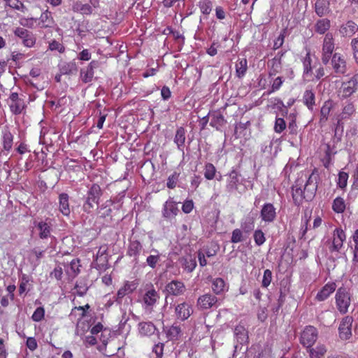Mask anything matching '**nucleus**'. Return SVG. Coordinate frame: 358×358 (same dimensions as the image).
Wrapping results in <instances>:
<instances>
[{
	"mask_svg": "<svg viewBox=\"0 0 358 358\" xmlns=\"http://www.w3.org/2000/svg\"><path fill=\"white\" fill-rule=\"evenodd\" d=\"M335 298L338 311L341 314H345L351 303L349 292L345 287H341L337 289Z\"/></svg>",
	"mask_w": 358,
	"mask_h": 358,
	"instance_id": "nucleus-1",
	"label": "nucleus"
},
{
	"mask_svg": "<svg viewBox=\"0 0 358 358\" xmlns=\"http://www.w3.org/2000/svg\"><path fill=\"white\" fill-rule=\"evenodd\" d=\"M318 331L313 326H307L301 334V343L307 348L313 345L317 339Z\"/></svg>",
	"mask_w": 358,
	"mask_h": 358,
	"instance_id": "nucleus-2",
	"label": "nucleus"
},
{
	"mask_svg": "<svg viewBox=\"0 0 358 358\" xmlns=\"http://www.w3.org/2000/svg\"><path fill=\"white\" fill-rule=\"evenodd\" d=\"M334 37L331 33L326 34L322 45V62L327 64L332 56L334 50Z\"/></svg>",
	"mask_w": 358,
	"mask_h": 358,
	"instance_id": "nucleus-3",
	"label": "nucleus"
},
{
	"mask_svg": "<svg viewBox=\"0 0 358 358\" xmlns=\"http://www.w3.org/2000/svg\"><path fill=\"white\" fill-rule=\"evenodd\" d=\"M317 175L312 173L304 185L303 192L305 195L303 198H305L306 201H310L315 197L317 189Z\"/></svg>",
	"mask_w": 358,
	"mask_h": 358,
	"instance_id": "nucleus-4",
	"label": "nucleus"
},
{
	"mask_svg": "<svg viewBox=\"0 0 358 358\" xmlns=\"http://www.w3.org/2000/svg\"><path fill=\"white\" fill-rule=\"evenodd\" d=\"M220 305V300L216 296L210 293L200 296L197 299V306L201 310L217 308Z\"/></svg>",
	"mask_w": 358,
	"mask_h": 358,
	"instance_id": "nucleus-5",
	"label": "nucleus"
},
{
	"mask_svg": "<svg viewBox=\"0 0 358 358\" xmlns=\"http://www.w3.org/2000/svg\"><path fill=\"white\" fill-rule=\"evenodd\" d=\"M14 34L21 39L22 44L25 47L32 48L36 44V35L26 29L17 27L14 30Z\"/></svg>",
	"mask_w": 358,
	"mask_h": 358,
	"instance_id": "nucleus-6",
	"label": "nucleus"
},
{
	"mask_svg": "<svg viewBox=\"0 0 358 358\" xmlns=\"http://www.w3.org/2000/svg\"><path fill=\"white\" fill-rule=\"evenodd\" d=\"M353 319L351 316H345L342 319L338 327L339 336L342 340H348L352 336V324Z\"/></svg>",
	"mask_w": 358,
	"mask_h": 358,
	"instance_id": "nucleus-7",
	"label": "nucleus"
},
{
	"mask_svg": "<svg viewBox=\"0 0 358 358\" xmlns=\"http://www.w3.org/2000/svg\"><path fill=\"white\" fill-rule=\"evenodd\" d=\"M346 236L345 231L341 228H336L334 231V238L332 245L329 248L331 252H339L343 247V242L345 241Z\"/></svg>",
	"mask_w": 358,
	"mask_h": 358,
	"instance_id": "nucleus-8",
	"label": "nucleus"
},
{
	"mask_svg": "<svg viewBox=\"0 0 358 358\" xmlns=\"http://www.w3.org/2000/svg\"><path fill=\"white\" fill-rule=\"evenodd\" d=\"M260 217L266 222H273L276 217L275 208L271 203H265L261 210Z\"/></svg>",
	"mask_w": 358,
	"mask_h": 358,
	"instance_id": "nucleus-9",
	"label": "nucleus"
},
{
	"mask_svg": "<svg viewBox=\"0 0 358 358\" xmlns=\"http://www.w3.org/2000/svg\"><path fill=\"white\" fill-rule=\"evenodd\" d=\"M331 65L336 73L343 74L346 72V62L343 56L334 53L331 58Z\"/></svg>",
	"mask_w": 358,
	"mask_h": 358,
	"instance_id": "nucleus-10",
	"label": "nucleus"
},
{
	"mask_svg": "<svg viewBox=\"0 0 358 358\" xmlns=\"http://www.w3.org/2000/svg\"><path fill=\"white\" fill-rule=\"evenodd\" d=\"M99 67V62L92 61L85 69L80 70V79L85 83H87L92 80L94 77V69Z\"/></svg>",
	"mask_w": 358,
	"mask_h": 358,
	"instance_id": "nucleus-11",
	"label": "nucleus"
},
{
	"mask_svg": "<svg viewBox=\"0 0 358 358\" xmlns=\"http://www.w3.org/2000/svg\"><path fill=\"white\" fill-rule=\"evenodd\" d=\"M179 209L177 207L176 203L172 199H169L164 204L162 210L164 217L172 220L177 215Z\"/></svg>",
	"mask_w": 358,
	"mask_h": 358,
	"instance_id": "nucleus-12",
	"label": "nucleus"
},
{
	"mask_svg": "<svg viewBox=\"0 0 358 358\" xmlns=\"http://www.w3.org/2000/svg\"><path fill=\"white\" fill-rule=\"evenodd\" d=\"M166 291L171 295L180 296L185 292L184 283L180 280H172L165 287Z\"/></svg>",
	"mask_w": 358,
	"mask_h": 358,
	"instance_id": "nucleus-13",
	"label": "nucleus"
},
{
	"mask_svg": "<svg viewBox=\"0 0 358 358\" xmlns=\"http://www.w3.org/2000/svg\"><path fill=\"white\" fill-rule=\"evenodd\" d=\"M139 334L143 336H150L157 332L159 335V331L155 325L151 322H142L138 324Z\"/></svg>",
	"mask_w": 358,
	"mask_h": 358,
	"instance_id": "nucleus-14",
	"label": "nucleus"
},
{
	"mask_svg": "<svg viewBox=\"0 0 358 358\" xmlns=\"http://www.w3.org/2000/svg\"><path fill=\"white\" fill-rule=\"evenodd\" d=\"M35 227L38 231L40 238L45 239L50 236L52 230L50 222H48L46 220L45 221L35 222Z\"/></svg>",
	"mask_w": 358,
	"mask_h": 358,
	"instance_id": "nucleus-15",
	"label": "nucleus"
},
{
	"mask_svg": "<svg viewBox=\"0 0 358 358\" xmlns=\"http://www.w3.org/2000/svg\"><path fill=\"white\" fill-rule=\"evenodd\" d=\"M302 183H299V180H296L295 184L292 187V198L295 205L300 206L303 201L305 200L303 189H302Z\"/></svg>",
	"mask_w": 358,
	"mask_h": 358,
	"instance_id": "nucleus-16",
	"label": "nucleus"
},
{
	"mask_svg": "<svg viewBox=\"0 0 358 358\" xmlns=\"http://www.w3.org/2000/svg\"><path fill=\"white\" fill-rule=\"evenodd\" d=\"M358 85V74H355L349 81L342 85L343 96L348 97L357 90Z\"/></svg>",
	"mask_w": 358,
	"mask_h": 358,
	"instance_id": "nucleus-17",
	"label": "nucleus"
},
{
	"mask_svg": "<svg viewBox=\"0 0 358 358\" xmlns=\"http://www.w3.org/2000/svg\"><path fill=\"white\" fill-rule=\"evenodd\" d=\"M175 312L178 318L185 320L191 315L193 310L189 303L183 302L176 307Z\"/></svg>",
	"mask_w": 358,
	"mask_h": 358,
	"instance_id": "nucleus-18",
	"label": "nucleus"
},
{
	"mask_svg": "<svg viewBox=\"0 0 358 358\" xmlns=\"http://www.w3.org/2000/svg\"><path fill=\"white\" fill-rule=\"evenodd\" d=\"M336 286L334 282L326 284L322 289L318 292L315 296V299L318 301H324L336 290Z\"/></svg>",
	"mask_w": 358,
	"mask_h": 358,
	"instance_id": "nucleus-19",
	"label": "nucleus"
},
{
	"mask_svg": "<svg viewBox=\"0 0 358 358\" xmlns=\"http://www.w3.org/2000/svg\"><path fill=\"white\" fill-rule=\"evenodd\" d=\"M329 6V0H317L315 3V13L318 16L322 17L331 11Z\"/></svg>",
	"mask_w": 358,
	"mask_h": 358,
	"instance_id": "nucleus-20",
	"label": "nucleus"
},
{
	"mask_svg": "<svg viewBox=\"0 0 358 358\" xmlns=\"http://www.w3.org/2000/svg\"><path fill=\"white\" fill-rule=\"evenodd\" d=\"M234 336L237 343L241 345L248 342V331L243 325L239 324L235 327Z\"/></svg>",
	"mask_w": 358,
	"mask_h": 358,
	"instance_id": "nucleus-21",
	"label": "nucleus"
},
{
	"mask_svg": "<svg viewBox=\"0 0 358 358\" xmlns=\"http://www.w3.org/2000/svg\"><path fill=\"white\" fill-rule=\"evenodd\" d=\"M211 288L216 295H220L228 290L224 280L221 278H216L212 280Z\"/></svg>",
	"mask_w": 358,
	"mask_h": 358,
	"instance_id": "nucleus-22",
	"label": "nucleus"
},
{
	"mask_svg": "<svg viewBox=\"0 0 358 358\" xmlns=\"http://www.w3.org/2000/svg\"><path fill=\"white\" fill-rule=\"evenodd\" d=\"M143 250L142 244L137 240L130 241L127 255L130 257H134L135 261L137 262V259Z\"/></svg>",
	"mask_w": 358,
	"mask_h": 358,
	"instance_id": "nucleus-23",
	"label": "nucleus"
},
{
	"mask_svg": "<svg viewBox=\"0 0 358 358\" xmlns=\"http://www.w3.org/2000/svg\"><path fill=\"white\" fill-rule=\"evenodd\" d=\"M255 217L252 214L245 216L241 222V229L245 234H249L255 228Z\"/></svg>",
	"mask_w": 358,
	"mask_h": 358,
	"instance_id": "nucleus-24",
	"label": "nucleus"
},
{
	"mask_svg": "<svg viewBox=\"0 0 358 358\" xmlns=\"http://www.w3.org/2000/svg\"><path fill=\"white\" fill-rule=\"evenodd\" d=\"M185 133L186 131L185 128L180 127L177 129L174 137V143L177 145L178 149L182 152H184L185 142L186 139Z\"/></svg>",
	"mask_w": 358,
	"mask_h": 358,
	"instance_id": "nucleus-25",
	"label": "nucleus"
},
{
	"mask_svg": "<svg viewBox=\"0 0 358 358\" xmlns=\"http://www.w3.org/2000/svg\"><path fill=\"white\" fill-rule=\"evenodd\" d=\"M238 183H239L238 174L235 170H233L229 173V179L228 183L226 186L227 191L230 193L234 192V191H238Z\"/></svg>",
	"mask_w": 358,
	"mask_h": 358,
	"instance_id": "nucleus-26",
	"label": "nucleus"
},
{
	"mask_svg": "<svg viewBox=\"0 0 358 358\" xmlns=\"http://www.w3.org/2000/svg\"><path fill=\"white\" fill-rule=\"evenodd\" d=\"M78 67L75 62H62L59 64V71L63 75L76 74Z\"/></svg>",
	"mask_w": 358,
	"mask_h": 358,
	"instance_id": "nucleus-27",
	"label": "nucleus"
},
{
	"mask_svg": "<svg viewBox=\"0 0 358 358\" xmlns=\"http://www.w3.org/2000/svg\"><path fill=\"white\" fill-rule=\"evenodd\" d=\"M159 298L158 293L154 289H151L145 292L143 299L147 306L152 307Z\"/></svg>",
	"mask_w": 358,
	"mask_h": 358,
	"instance_id": "nucleus-28",
	"label": "nucleus"
},
{
	"mask_svg": "<svg viewBox=\"0 0 358 358\" xmlns=\"http://www.w3.org/2000/svg\"><path fill=\"white\" fill-rule=\"evenodd\" d=\"M69 199V195L66 193H62L59 196V210L64 215H69L71 212Z\"/></svg>",
	"mask_w": 358,
	"mask_h": 358,
	"instance_id": "nucleus-29",
	"label": "nucleus"
},
{
	"mask_svg": "<svg viewBox=\"0 0 358 358\" xmlns=\"http://www.w3.org/2000/svg\"><path fill=\"white\" fill-rule=\"evenodd\" d=\"M72 10L74 12L80 13L83 15H91L92 13V8L90 4H83L82 2L77 1L73 3Z\"/></svg>",
	"mask_w": 358,
	"mask_h": 358,
	"instance_id": "nucleus-30",
	"label": "nucleus"
},
{
	"mask_svg": "<svg viewBox=\"0 0 358 358\" xmlns=\"http://www.w3.org/2000/svg\"><path fill=\"white\" fill-rule=\"evenodd\" d=\"M39 20V24H41V27L43 28L52 27L55 23L51 13L48 10L42 13Z\"/></svg>",
	"mask_w": 358,
	"mask_h": 358,
	"instance_id": "nucleus-31",
	"label": "nucleus"
},
{
	"mask_svg": "<svg viewBox=\"0 0 358 358\" xmlns=\"http://www.w3.org/2000/svg\"><path fill=\"white\" fill-rule=\"evenodd\" d=\"M303 102L309 110H313L315 105V96L313 90H306L303 95Z\"/></svg>",
	"mask_w": 358,
	"mask_h": 358,
	"instance_id": "nucleus-32",
	"label": "nucleus"
},
{
	"mask_svg": "<svg viewBox=\"0 0 358 358\" xmlns=\"http://www.w3.org/2000/svg\"><path fill=\"white\" fill-rule=\"evenodd\" d=\"M226 122V120L220 113L214 112L211 115V120L210 122V125L211 127H215L217 129H219L221 127L224 125Z\"/></svg>",
	"mask_w": 358,
	"mask_h": 358,
	"instance_id": "nucleus-33",
	"label": "nucleus"
},
{
	"mask_svg": "<svg viewBox=\"0 0 358 358\" xmlns=\"http://www.w3.org/2000/svg\"><path fill=\"white\" fill-rule=\"evenodd\" d=\"M103 192L100 186L97 184H92L87 192L86 196L99 201Z\"/></svg>",
	"mask_w": 358,
	"mask_h": 358,
	"instance_id": "nucleus-34",
	"label": "nucleus"
},
{
	"mask_svg": "<svg viewBox=\"0 0 358 358\" xmlns=\"http://www.w3.org/2000/svg\"><path fill=\"white\" fill-rule=\"evenodd\" d=\"M248 69V62L245 58H243L239 59L238 62L236 64V76L238 78H242L245 76L246 71Z\"/></svg>",
	"mask_w": 358,
	"mask_h": 358,
	"instance_id": "nucleus-35",
	"label": "nucleus"
},
{
	"mask_svg": "<svg viewBox=\"0 0 358 358\" xmlns=\"http://www.w3.org/2000/svg\"><path fill=\"white\" fill-rule=\"evenodd\" d=\"M13 136L8 130L3 131V146L6 151H10L13 146Z\"/></svg>",
	"mask_w": 358,
	"mask_h": 358,
	"instance_id": "nucleus-36",
	"label": "nucleus"
},
{
	"mask_svg": "<svg viewBox=\"0 0 358 358\" xmlns=\"http://www.w3.org/2000/svg\"><path fill=\"white\" fill-rule=\"evenodd\" d=\"M271 68L268 71L269 77L275 76L281 69V61L280 57H275L271 61Z\"/></svg>",
	"mask_w": 358,
	"mask_h": 358,
	"instance_id": "nucleus-37",
	"label": "nucleus"
},
{
	"mask_svg": "<svg viewBox=\"0 0 358 358\" xmlns=\"http://www.w3.org/2000/svg\"><path fill=\"white\" fill-rule=\"evenodd\" d=\"M308 352L310 358H322L327 352L324 345H319L315 348H308Z\"/></svg>",
	"mask_w": 358,
	"mask_h": 358,
	"instance_id": "nucleus-38",
	"label": "nucleus"
},
{
	"mask_svg": "<svg viewBox=\"0 0 358 358\" xmlns=\"http://www.w3.org/2000/svg\"><path fill=\"white\" fill-rule=\"evenodd\" d=\"M330 27V21L328 19H322L317 22L315 24V31L316 32L323 34H324Z\"/></svg>",
	"mask_w": 358,
	"mask_h": 358,
	"instance_id": "nucleus-39",
	"label": "nucleus"
},
{
	"mask_svg": "<svg viewBox=\"0 0 358 358\" xmlns=\"http://www.w3.org/2000/svg\"><path fill=\"white\" fill-rule=\"evenodd\" d=\"M332 209L336 213H342L345 210V203L343 198L336 197L332 203Z\"/></svg>",
	"mask_w": 358,
	"mask_h": 358,
	"instance_id": "nucleus-40",
	"label": "nucleus"
},
{
	"mask_svg": "<svg viewBox=\"0 0 358 358\" xmlns=\"http://www.w3.org/2000/svg\"><path fill=\"white\" fill-rule=\"evenodd\" d=\"M6 5L17 10H20L22 13H25L27 10L26 6L23 4L21 0H4Z\"/></svg>",
	"mask_w": 358,
	"mask_h": 358,
	"instance_id": "nucleus-41",
	"label": "nucleus"
},
{
	"mask_svg": "<svg viewBox=\"0 0 358 358\" xmlns=\"http://www.w3.org/2000/svg\"><path fill=\"white\" fill-rule=\"evenodd\" d=\"M10 110L15 115L20 114L24 108V101L20 99L18 101L8 102Z\"/></svg>",
	"mask_w": 358,
	"mask_h": 358,
	"instance_id": "nucleus-42",
	"label": "nucleus"
},
{
	"mask_svg": "<svg viewBox=\"0 0 358 358\" xmlns=\"http://www.w3.org/2000/svg\"><path fill=\"white\" fill-rule=\"evenodd\" d=\"M113 204V202L111 200H108L106 201L105 203H103L101 207V217L104 218L109 217L110 220H112V209L110 208V206Z\"/></svg>",
	"mask_w": 358,
	"mask_h": 358,
	"instance_id": "nucleus-43",
	"label": "nucleus"
},
{
	"mask_svg": "<svg viewBox=\"0 0 358 358\" xmlns=\"http://www.w3.org/2000/svg\"><path fill=\"white\" fill-rule=\"evenodd\" d=\"M246 238V236H244L242 229H235L231 234V242L232 243H240L245 241Z\"/></svg>",
	"mask_w": 358,
	"mask_h": 358,
	"instance_id": "nucleus-44",
	"label": "nucleus"
},
{
	"mask_svg": "<svg viewBox=\"0 0 358 358\" xmlns=\"http://www.w3.org/2000/svg\"><path fill=\"white\" fill-rule=\"evenodd\" d=\"M85 201L83 205V210L87 213H90L92 210L94 208L95 204L98 205L99 201L91 199L87 196H85Z\"/></svg>",
	"mask_w": 358,
	"mask_h": 358,
	"instance_id": "nucleus-45",
	"label": "nucleus"
},
{
	"mask_svg": "<svg viewBox=\"0 0 358 358\" xmlns=\"http://www.w3.org/2000/svg\"><path fill=\"white\" fill-rule=\"evenodd\" d=\"M355 112V108L352 103H348L343 108L342 113L339 115L341 119L349 118Z\"/></svg>",
	"mask_w": 358,
	"mask_h": 358,
	"instance_id": "nucleus-46",
	"label": "nucleus"
},
{
	"mask_svg": "<svg viewBox=\"0 0 358 358\" xmlns=\"http://www.w3.org/2000/svg\"><path fill=\"white\" fill-rule=\"evenodd\" d=\"M181 332L179 326L172 325L166 332V336L169 340H177Z\"/></svg>",
	"mask_w": 358,
	"mask_h": 358,
	"instance_id": "nucleus-47",
	"label": "nucleus"
},
{
	"mask_svg": "<svg viewBox=\"0 0 358 358\" xmlns=\"http://www.w3.org/2000/svg\"><path fill=\"white\" fill-rule=\"evenodd\" d=\"M216 169L211 163H207L204 168V176L207 180H213L215 176Z\"/></svg>",
	"mask_w": 358,
	"mask_h": 358,
	"instance_id": "nucleus-48",
	"label": "nucleus"
},
{
	"mask_svg": "<svg viewBox=\"0 0 358 358\" xmlns=\"http://www.w3.org/2000/svg\"><path fill=\"white\" fill-rule=\"evenodd\" d=\"M357 24L354 22L348 21V22H347V23L345 26H343L341 27V29H342L341 32L346 35H348V34L352 35L355 32V31L357 30Z\"/></svg>",
	"mask_w": 358,
	"mask_h": 358,
	"instance_id": "nucleus-49",
	"label": "nucleus"
},
{
	"mask_svg": "<svg viewBox=\"0 0 358 358\" xmlns=\"http://www.w3.org/2000/svg\"><path fill=\"white\" fill-rule=\"evenodd\" d=\"M80 264L78 259H73L69 265V270L67 272L69 275L76 276L80 273Z\"/></svg>",
	"mask_w": 358,
	"mask_h": 358,
	"instance_id": "nucleus-50",
	"label": "nucleus"
},
{
	"mask_svg": "<svg viewBox=\"0 0 358 358\" xmlns=\"http://www.w3.org/2000/svg\"><path fill=\"white\" fill-rule=\"evenodd\" d=\"M199 8L203 14L208 15L212 10V2L210 0H201Z\"/></svg>",
	"mask_w": 358,
	"mask_h": 358,
	"instance_id": "nucleus-51",
	"label": "nucleus"
},
{
	"mask_svg": "<svg viewBox=\"0 0 358 358\" xmlns=\"http://www.w3.org/2000/svg\"><path fill=\"white\" fill-rule=\"evenodd\" d=\"M311 62L312 60L310 58V53L308 52L303 61L304 75H308L312 72Z\"/></svg>",
	"mask_w": 358,
	"mask_h": 358,
	"instance_id": "nucleus-52",
	"label": "nucleus"
},
{
	"mask_svg": "<svg viewBox=\"0 0 358 358\" xmlns=\"http://www.w3.org/2000/svg\"><path fill=\"white\" fill-rule=\"evenodd\" d=\"M253 236L255 244L258 246L263 245L266 241L264 234L261 229L256 230Z\"/></svg>",
	"mask_w": 358,
	"mask_h": 358,
	"instance_id": "nucleus-53",
	"label": "nucleus"
},
{
	"mask_svg": "<svg viewBox=\"0 0 358 358\" xmlns=\"http://www.w3.org/2000/svg\"><path fill=\"white\" fill-rule=\"evenodd\" d=\"M348 179V174L347 173L343 171L340 172L337 182L338 186L341 189L345 188L347 186Z\"/></svg>",
	"mask_w": 358,
	"mask_h": 358,
	"instance_id": "nucleus-54",
	"label": "nucleus"
},
{
	"mask_svg": "<svg viewBox=\"0 0 358 358\" xmlns=\"http://www.w3.org/2000/svg\"><path fill=\"white\" fill-rule=\"evenodd\" d=\"M272 281V272L269 269H266L264 272L263 279L262 282V286L263 287H267Z\"/></svg>",
	"mask_w": 358,
	"mask_h": 358,
	"instance_id": "nucleus-55",
	"label": "nucleus"
},
{
	"mask_svg": "<svg viewBox=\"0 0 358 358\" xmlns=\"http://www.w3.org/2000/svg\"><path fill=\"white\" fill-rule=\"evenodd\" d=\"M178 177H179V173H178L177 172H174L173 174L169 176V177L168 178V180H167V183H166L167 187L169 189L175 188L176 186L178 180Z\"/></svg>",
	"mask_w": 358,
	"mask_h": 358,
	"instance_id": "nucleus-56",
	"label": "nucleus"
},
{
	"mask_svg": "<svg viewBox=\"0 0 358 358\" xmlns=\"http://www.w3.org/2000/svg\"><path fill=\"white\" fill-rule=\"evenodd\" d=\"M286 128V123L283 118L275 119L274 130L276 133H281Z\"/></svg>",
	"mask_w": 358,
	"mask_h": 358,
	"instance_id": "nucleus-57",
	"label": "nucleus"
},
{
	"mask_svg": "<svg viewBox=\"0 0 358 358\" xmlns=\"http://www.w3.org/2000/svg\"><path fill=\"white\" fill-rule=\"evenodd\" d=\"M45 310L43 307L37 308L32 315V320L35 322H40L44 317Z\"/></svg>",
	"mask_w": 358,
	"mask_h": 358,
	"instance_id": "nucleus-58",
	"label": "nucleus"
},
{
	"mask_svg": "<svg viewBox=\"0 0 358 358\" xmlns=\"http://www.w3.org/2000/svg\"><path fill=\"white\" fill-rule=\"evenodd\" d=\"M48 48L51 51L57 50L60 53L64 52L65 50L64 45L55 40L52 41L49 43Z\"/></svg>",
	"mask_w": 358,
	"mask_h": 358,
	"instance_id": "nucleus-59",
	"label": "nucleus"
},
{
	"mask_svg": "<svg viewBox=\"0 0 358 358\" xmlns=\"http://www.w3.org/2000/svg\"><path fill=\"white\" fill-rule=\"evenodd\" d=\"M196 262L194 259L189 258L185 259L184 267L188 272H192L196 267Z\"/></svg>",
	"mask_w": 358,
	"mask_h": 358,
	"instance_id": "nucleus-60",
	"label": "nucleus"
},
{
	"mask_svg": "<svg viewBox=\"0 0 358 358\" xmlns=\"http://www.w3.org/2000/svg\"><path fill=\"white\" fill-rule=\"evenodd\" d=\"M283 83L282 78L280 76L277 77L271 85V90L268 92V94L278 90Z\"/></svg>",
	"mask_w": 358,
	"mask_h": 358,
	"instance_id": "nucleus-61",
	"label": "nucleus"
},
{
	"mask_svg": "<svg viewBox=\"0 0 358 358\" xmlns=\"http://www.w3.org/2000/svg\"><path fill=\"white\" fill-rule=\"evenodd\" d=\"M38 19L37 18H22L20 20V24L23 26L28 28H33L34 22H36Z\"/></svg>",
	"mask_w": 358,
	"mask_h": 358,
	"instance_id": "nucleus-62",
	"label": "nucleus"
},
{
	"mask_svg": "<svg viewBox=\"0 0 358 358\" xmlns=\"http://www.w3.org/2000/svg\"><path fill=\"white\" fill-rule=\"evenodd\" d=\"M159 261V256L157 255H150L147 257L146 262L147 264L152 268H155L156 267L157 264Z\"/></svg>",
	"mask_w": 358,
	"mask_h": 358,
	"instance_id": "nucleus-63",
	"label": "nucleus"
},
{
	"mask_svg": "<svg viewBox=\"0 0 358 358\" xmlns=\"http://www.w3.org/2000/svg\"><path fill=\"white\" fill-rule=\"evenodd\" d=\"M351 45L354 52V57L358 63V38H353L352 40Z\"/></svg>",
	"mask_w": 358,
	"mask_h": 358,
	"instance_id": "nucleus-64",
	"label": "nucleus"
}]
</instances>
